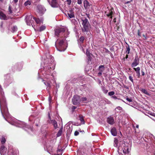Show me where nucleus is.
<instances>
[{
	"mask_svg": "<svg viewBox=\"0 0 155 155\" xmlns=\"http://www.w3.org/2000/svg\"><path fill=\"white\" fill-rule=\"evenodd\" d=\"M138 35L139 36H140V34L139 30H138Z\"/></svg>",
	"mask_w": 155,
	"mask_h": 155,
	"instance_id": "49",
	"label": "nucleus"
},
{
	"mask_svg": "<svg viewBox=\"0 0 155 155\" xmlns=\"http://www.w3.org/2000/svg\"><path fill=\"white\" fill-rule=\"evenodd\" d=\"M32 16L31 15H27L26 16L25 20L27 25L29 26L32 25L33 27V25L32 24V22L33 21L31 19L32 18Z\"/></svg>",
	"mask_w": 155,
	"mask_h": 155,
	"instance_id": "7",
	"label": "nucleus"
},
{
	"mask_svg": "<svg viewBox=\"0 0 155 155\" xmlns=\"http://www.w3.org/2000/svg\"><path fill=\"white\" fill-rule=\"evenodd\" d=\"M118 140L116 138H114V146L116 147H118Z\"/></svg>",
	"mask_w": 155,
	"mask_h": 155,
	"instance_id": "27",
	"label": "nucleus"
},
{
	"mask_svg": "<svg viewBox=\"0 0 155 155\" xmlns=\"http://www.w3.org/2000/svg\"><path fill=\"white\" fill-rule=\"evenodd\" d=\"M51 97H49L48 100L49 101V103H51Z\"/></svg>",
	"mask_w": 155,
	"mask_h": 155,
	"instance_id": "53",
	"label": "nucleus"
},
{
	"mask_svg": "<svg viewBox=\"0 0 155 155\" xmlns=\"http://www.w3.org/2000/svg\"><path fill=\"white\" fill-rule=\"evenodd\" d=\"M139 60L137 56H136L135 57V59L134 62H133L131 64V67L133 68L139 64Z\"/></svg>",
	"mask_w": 155,
	"mask_h": 155,
	"instance_id": "11",
	"label": "nucleus"
},
{
	"mask_svg": "<svg viewBox=\"0 0 155 155\" xmlns=\"http://www.w3.org/2000/svg\"><path fill=\"white\" fill-rule=\"evenodd\" d=\"M12 32H14L17 30L18 28L16 26H14L12 28Z\"/></svg>",
	"mask_w": 155,
	"mask_h": 155,
	"instance_id": "33",
	"label": "nucleus"
},
{
	"mask_svg": "<svg viewBox=\"0 0 155 155\" xmlns=\"http://www.w3.org/2000/svg\"><path fill=\"white\" fill-rule=\"evenodd\" d=\"M14 2L15 3H16V2H17L18 1V0H13Z\"/></svg>",
	"mask_w": 155,
	"mask_h": 155,
	"instance_id": "57",
	"label": "nucleus"
},
{
	"mask_svg": "<svg viewBox=\"0 0 155 155\" xmlns=\"http://www.w3.org/2000/svg\"><path fill=\"white\" fill-rule=\"evenodd\" d=\"M67 4L70 5H71V0H67Z\"/></svg>",
	"mask_w": 155,
	"mask_h": 155,
	"instance_id": "41",
	"label": "nucleus"
},
{
	"mask_svg": "<svg viewBox=\"0 0 155 155\" xmlns=\"http://www.w3.org/2000/svg\"><path fill=\"white\" fill-rule=\"evenodd\" d=\"M123 149V152L124 153H128L129 152V149L127 146H124Z\"/></svg>",
	"mask_w": 155,
	"mask_h": 155,
	"instance_id": "21",
	"label": "nucleus"
},
{
	"mask_svg": "<svg viewBox=\"0 0 155 155\" xmlns=\"http://www.w3.org/2000/svg\"><path fill=\"white\" fill-rule=\"evenodd\" d=\"M49 123L52 124L54 126V128L55 129H56L58 127V125L57 122L54 120H51Z\"/></svg>",
	"mask_w": 155,
	"mask_h": 155,
	"instance_id": "16",
	"label": "nucleus"
},
{
	"mask_svg": "<svg viewBox=\"0 0 155 155\" xmlns=\"http://www.w3.org/2000/svg\"><path fill=\"white\" fill-rule=\"evenodd\" d=\"M107 122L110 124L112 125L114 123V121L113 117H109L107 119Z\"/></svg>",
	"mask_w": 155,
	"mask_h": 155,
	"instance_id": "15",
	"label": "nucleus"
},
{
	"mask_svg": "<svg viewBox=\"0 0 155 155\" xmlns=\"http://www.w3.org/2000/svg\"><path fill=\"white\" fill-rule=\"evenodd\" d=\"M124 87L126 89H128V87L127 86L125 85H124Z\"/></svg>",
	"mask_w": 155,
	"mask_h": 155,
	"instance_id": "52",
	"label": "nucleus"
},
{
	"mask_svg": "<svg viewBox=\"0 0 155 155\" xmlns=\"http://www.w3.org/2000/svg\"><path fill=\"white\" fill-rule=\"evenodd\" d=\"M62 129H63L62 127H61L60 129V130H59V131L57 134V136L58 137H59L61 135V134L62 133Z\"/></svg>",
	"mask_w": 155,
	"mask_h": 155,
	"instance_id": "32",
	"label": "nucleus"
},
{
	"mask_svg": "<svg viewBox=\"0 0 155 155\" xmlns=\"http://www.w3.org/2000/svg\"><path fill=\"white\" fill-rule=\"evenodd\" d=\"M8 14L11 15H13V12L12 11V8L11 5H9L8 8Z\"/></svg>",
	"mask_w": 155,
	"mask_h": 155,
	"instance_id": "23",
	"label": "nucleus"
},
{
	"mask_svg": "<svg viewBox=\"0 0 155 155\" xmlns=\"http://www.w3.org/2000/svg\"><path fill=\"white\" fill-rule=\"evenodd\" d=\"M130 1H128L125 2V4H127L128 3H130Z\"/></svg>",
	"mask_w": 155,
	"mask_h": 155,
	"instance_id": "61",
	"label": "nucleus"
},
{
	"mask_svg": "<svg viewBox=\"0 0 155 155\" xmlns=\"http://www.w3.org/2000/svg\"><path fill=\"white\" fill-rule=\"evenodd\" d=\"M45 26L43 25L41 26L40 28L39 31H43L45 29Z\"/></svg>",
	"mask_w": 155,
	"mask_h": 155,
	"instance_id": "36",
	"label": "nucleus"
},
{
	"mask_svg": "<svg viewBox=\"0 0 155 155\" xmlns=\"http://www.w3.org/2000/svg\"><path fill=\"white\" fill-rule=\"evenodd\" d=\"M141 72H142V75L143 76H144V74H145L144 72L143 71H141Z\"/></svg>",
	"mask_w": 155,
	"mask_h": 155,
	"instance_id": "55",
	"label": "nucleus"
},
{
	"mask_svg": "<svg viewBox=\"0 0 155 155\" xmlns=\"http://www.w3.org/2000/svg\"><path fill=\"white\" fill-rule=\"evenodd\" d=\"M67 14L70 18H74V8H70L68 11Z\"/></svg>",
	"mask_w": 155,
	"mask_h": 155,
	"instance_id": "9",
	"label": "nucleus"
},
{
	"mask_svg": "<svg viewBox=\"0 0 155 155\" xmlns=\"http://www.w3.org/2000/svg\"><path fill=\"white\" fill-rule=\"evenodd\" d=\"M79 120L81 121V122L82 124H84L85 122L84 119L83 117L81 115H79Z\"/></svg>",
	"mask_w": 155,
	"mask_h": 155,
	"instance_id": "25",
	"label": "nucleus"
},
{
	"mask_svg": "<svg viewBox=\"0 0 155 155\" xmlns=\"http://www.w3.org/2000/svg\"><path fill=\"white\" fill-rule=\"evenodd\" d=\"M84 39V37L83 36H81V37H80V38L79 39V41L82 43L83 42Z\"/></svg>",
	"mask_w": 155,
	"mask_h": 155,
	"instance_id": "37",
	"label": "nucleus"
},
{
	"mask_svg": "<svg viewBox=\"0 0 155 155\" xmlns=\"http://www.w3.org/2000/svg\"><path fill=\"white\" fill-rule=\"evenodd\" d=\"M3 1V0H0V1L2 2Z\"/></svg>",
	"mask_w": 155,
	"mask_h": 155,
	"instance_id": "64",
	"label": "nucleus"
},
{
	"mask_svg": "<svg viewBox=\"0 0 155 155\" xmlns=\"http://www.w3.org/2000/svg\"><path fill=\"white\" fill-rule=\"evenodd\" d=\"M111 133L112 135L114 136H116L117 135V132L116 129L115 127L112 128L111 130Z\"/></svg>",
	"mask_w": 155,
	"mask_h": 155,
	"instance_id": "17",
	"label": "nucleus"
},
{
	"mask_svg": "<svg viewBox=\"0 0 155 155\" xmlns=\"http://www.w3.org/2000/svg\"><path fill=\"white\" fill-rule=\"evenodd\" d=\"M134 69L135 70L137 75L138 77H139L140 76V68L139 67H138L137 68H134Z\"/></svg>",
	"mask_w": 155,
	"mask_h": 155,
	"instance_id": "19",
	"label": "nucleus"
},
{
	"mask_svg": "<svg viewBox=\"0 0 155 155\" xmlns=\"http://www.w3.org/2000/svg\"><path fill=\"white\" fill-rule=\"evenodd\" d=\"M140 91L142 93L147 94L148 95H149V94L148 92L147 91L146 89L143 88H140Z\"/></svg>",
	"mask_w": 155,
	"mask_h": 155,
	"instance_id": "31",
	"label": "nucleus"
},
{
	"mask_svg": "<svg viewBox=\"0 0 155 155\" xmlns=\"http://www.w3.org/2000/svg\"><path fill=\"white\" fill-rule=\"evenodd\" d=\"M5 81L4 84L7 86L12 83L13 81L12 78L10 77L9 74L6 75L4 76Z\"/></svg>",
	"mask_w": 155,
	"mask_h": 155,
	"instance_id": "6",
	"label": "nucleus"
},
{
	"mask_svg": "<svg viewBox=\"0 0 155 155\" xmlns=\"http://www.w3.org/2000/svg\"><path fill=\"white\" fill-rule=\"evenodd\" d=\"M129 80L132 82V83H133L134 81H133V78L131 76H130L129 77Z\"/></svg>",
	"mask_w": 155,
	"mask_h": 155,
	"instance_id": "42",
	"label": "nucleus"
},
{
	"mask_svg": "<svg viewBox=\"0 0 155 155\" xmlns=\"http://www.w3.org/2000/svg\"><path fill=\"white\" fill-rule=\"evenodd\" d=\"M49 118L50 119H51V117H50V116H49Z\"/></svg>",
	"mask_w": 155,
	"mask_h": 155,
	"instance_id": "63",
	"label": "nucleus"
},
{
	"mask_svg": "<svg viewBox=\"0 0 155 155\" xmlns=\"http://www.w3.org/2000/svg\"><path fill=\"white\" fill-rule=\"evenodd\" d=\"M104 70V67L103 65H100L98 67V70L99 71L103 72Z\"/></svg>",
	"mask_w": 155,
	"mask_h": 155,
	"instance_id": "30",
	"label": "nucleus"
},
{
	"mask_svg": "<svg viewBox=\"0 0 155 155\" xmlns=\"http://www.w3.org/2000/svg\"><path fill=\"white\" fill-rule=\"evenodd\" d=\"M11 124L12 125H15L17 127H22L25 130H27V129L26 128H27L30 129L31 131L32 130V128L31 127L27 125L24 122L20 121H14L13 124Z\"/></svg>",
	"mask_w": 155,
	"mask_h": 155,
	"instance_id": "4",
	"label": "nucleus"
},
{
	"mask_svg": "<svg viewBox=\"0 0 155 155\" xmlns=\"http://www.w3.org/2000/svg\"><path fill=\"white\" fill-rule=\"evenodd\" d=\"M41 68L39 70V75H42L43 77L50 82L51 80L53 82V84L56 85V88L58 89L59 85L57 84L55 80L56 72L52 71L54 69L55 63L54 58L49 53L44 55L42 57L41 62Z\"/></svg>",
	"mask_w": 155,
	"mask_h": 155,
	"instance_id": "1",
	"label": "nucleus"
},
{
	"mask_svg": "<svg viewBox=\"0 0 155 155\" xmlns=\"http://www.w3.org/2000/svg\"><path fill=\"white\" fill-rule=\"evenodd\" d=\"M49 4L53 8H58L59 6V4L56 0H52L51 2H49Z\"/></svg>",
	"mask_w": 155,
	"mask_h": 155,
	"instance_id": "10",
	"label": "nucleus"
},
{
	"mask_svg": "<svg viewBox=\"0 0 155 155\" xmlns=\"http://www.w3.org/2000/svg\"><path fill=\"white\" fill-rule=\"evenodd\" d=\"M102 72H101V71H99V72L98 73V76H101V74H102Z\"/></svg>",
	"mask_w": 155,
	"mask_h": 155,
	"instance_id": "47",
	"label": "nucleus"
},
{
	"mask_svg": "<svg viewBox=\"0 0 155 155\" xmlns=\"http://www.w3.org/2000/svg\"><path fill=\"white\" fill-rule=\"evenodd\" d=\"M62 151V149H58L57 150L58 153H59L60 152H61Z\"/></svg>",
	"mask_w": 155,
	"mask_h": 155,
	"instance_id": "48",
	"label": "nucleus"
},
{
	"mask_svg": "<svg viewBox=\"0 0 155 155\" xmlns=\"http://www.w3.org/2000/svg\"><path fill=\"white\" fill-rule=\"evenodd\" d=\"M6 139L4 136H2V137L1 142L2 144H4L6 142Z\"/></svg>",
	"mask_w": 155,
	"mask_h": 155,
	"instance_id": "34",
	"label": "nucleus"
},
{
	"mask_svg": "<svg viewBox=\"0 0 155 155\" xmlns=\"http://www.w3.org/2000/svg\"><path fill=\"white\" fill-rule=\"evenodd\" d=\"M122 108L118 106L115 109V113H119L121 112Z\"/></svg>",
	"mask_w": 155,
	"mask_h": 155,
	"instance_id": "20",
	"label": "nucleus"
},
{
	"mask_svg": "<svg viewBox=\"0 0 155 155\" xmlns=\"http://www.w3.org/2000/svg\"><path fill=\"white\" fill-rule=\"evenodd\" d=\"M2 25H3V22H2L1 23V25H0L1 27H2Z\"/></svg>",
	"mask_w": 155,
	"mask_h": 155,
	"instance_id": "60",
	"label": "nucleus"
},
{
	"mask_svg": "<svg viewBox=\"0 0 155 155\" xmlns=\"http://www.w3.org/2000/svg\"><path fill=\"white\" fill-rule=\"evenodd\" d=\"M82 21V24L83 26V28H82V31L83 32H87L88 31V25L89 22L88 20L85 18H83L81 19Z\"/></svg>",
	"mask_w": 155,
	"mask_h": 155,
	"instance_id": "5",
	"label": "nucleus"
},
{
	"mask_svg": "<svg viewBox=\"0 0 155 155\" xmlns=\"http://www.w3.org/2000/svg\"><path fill=\"white\" fill-rule=\"evenodd\" d=\"M33 18L37 24H40L41 23H43V19H41L40 20L38 18H36L34 17H33Z\"/></svg>",
	"mask_w": 155,
	"mask_h": 155,
	"instance_id": "18",
	"label": "nucleus"
},
{
	"mask_svg": "<svg viewBox=\"0 0 155 155\" xmlns=\"http://www.w3.org/2000/svg\"><path fill=\"white\" fill-rule=\"evenodd\" d=\"M86 48H88L87 46L86 45H81L80 48L82 50V51L85 53V51L86 50Z\"/></svg>",
	"mask_w": 155,
	"mask_h": 155,
	"instance_id": "24",
	"label": "nucleus"
},
{
	"mask_svg": "<svg viewBox=\"0 0 155 155\" xmlns=\"http://www.w3.org/2000/svg\"><path fill=\"white\" fill-rule=\"evenodd\" d=\"M31 0H28L24 3V5L25 6H28L31 4Z\"/></svg>",
	"mask_w": 155,
	"mask_h": 155,
	"instance_id": "29",
	"label": "nucleus"
},
{
	"mask_svg": "<svg viewBox=\"0 0 155 155\" xmlns=\"http://www.w3.org/2000/svg\"><path fill=\"white\" fill-rule=\"evenodd\" d=\"M127 101L129 102H131L132 101V99L130 98H129L128 97H127L126 99Z\"/></svg>",
	"mask_w": 155,
	"mask_h": 155,
	"instance_id": "45",
	"label": "nucleus"
},
{
	"mask_svg": "<svg viewBox=\"0 0 155 155\" xmlns=\"http://www.w3.org/2000/svg\"><path fill=\"white\" fill-rule=\"evenodd\" d=\"M76 107H76L73 106L72 107V109L73 110H74V109H75L76 108Z\"/></svg>",
	"mask_w": 155,
	"mask_h": 155,
	"instance_id": "51",
	"label": "nucleus"
},
{
	"mask_svg": "<svg viewBox=\"0 0 155 155\" xmlns=\"http://www.w3.org/2000/svg\"><path fill=\"white\" fill-rule=\"evenodd\" d=\"M54 155H62V153H60L57 154H54Z\"/></svg>",
	"mask_w": 155,
	"mask_h": 155,
	"instance_id": "56",
	"label": "nucleus"
},
{
	"mask_svg": "<svg viewBox=\"0 0 155 155\" xmlns=\"http://www.w3.org/2000/svg\"><path fill=\"white\" fill-rule=\"evenodd\" d=\"M6 148L5 147L4 145H2L0 147V153L1 155H4L6 151Z\"/></svg>",
	"mask_w": 155,
	"mask_h": 155,
	"instance_id": "14",
	"label": "nucleus"
},
{
	"mask_svg": "<svg viewBox=\"0 0 155 155\" xmlns=\"http://www.w3.org/2000/svg\"><path fill=\"white\" fill-rule=\"evenodd\" d=\"M79 134V132H78L77 131H75L74 132V134L75 136H77Z\"/></svg>",
	"mask_w": 155,
	"mask_h": 155,
	"instance_id": "44",
	"label": "nucleus"
},
{
	"mask_svg": "<svg viewBox=\"0 0 155 155\" xmlns=\"http://www.w3.org/2000/svg\"><path fill=\"white\" fill-rule=\"evenodd\" d=\"M113 9H111L109 11V12L107 14V15L108 16H110V20H111L112 19V16L113 13Z\"/></svg>",
	"mask_w": 155,
	"mask_h": 155,
	"instance_id": "22",
	"label": "nucleus"
},
{
	"mask_svg": "<svg viewBox=\"0 0 155 155\" xmlns=\"http://www.w3.org/2000/svg\"><path fill=\"white\" fill-rule=\"evenodd\" d=\"M86 100H87L86 97H82L81 101H81H86Z\"/></svg>",
	"mask_w": 155,
	"mask_h": 155,
	"instance_id": "46",
	"label": "nucleus"
},
{
	"mask_svg": "<svg viewBox=\"0 0 155 155\" xmlns=\"http://www.w3.org/2000/svg\"><path fill=\"white\" fill-rule=\"evenodd\" d=\"M37 9V12L41 15L43 14L46 11V9L44 7L40 5H38Z\"/></svg>",
	"mask_w": 155,
	"mask_h": 155,
	"instance_id": "8",
	"label": "nucleus"
},
{
	"mask_svg": "<svg viewBox=\"0 0 155 155\" xmlns=\"http://www.w3.org/2000/svg\"><path fill=\"white\" fill-rule=\"evenodd\" d=\"M114 94V92L113 91L109 92L108 93V95L110 96H112Z\"/></svg>",
	"mask_w": 155,
	"mask_h": 155,
	"instance_id": "39",
	"label": "nucleus"
},
{
	"mask_svg": "<svg viewBox=\"0 0 155 155\" xmlns=\"http://www.w3.org/2000/svg\"><path fill=\"white\" fill-rule=\"evenodd\" d=\"M0 106L1 110L2 115L5 120H7V119L11 118L13 120V118L12 117L8 112L7 104L6 103V100L4 97H0Z\"/></svg>",
	"mask_w": 155,
	"mask_h": 155,
	"instance_id": "3",
	"label": "nucleus"
},
{
	"mask_svg": "<svg viewBox=\"0 0 155 155\" xmlns=\"http://www.w3.org/2000/svg\"><path fill=\"white\" fill-rule=\"evenodd\" d=\"M128 54H127L125 57V58L126 59H127L128 58Z\"/></svg>",
	"mask_w": 155,
	"mask_h": 155,
	"instance_id": "58",
	"label": "nucleus"
},
{
	"mask_svg": "<svg viewBox=\"0 0 155 155\" xmlns=\"http://www.w3.org/2000/svg\"><path fill=\"white\" fill-rule=\"evenodd\" d=\"M77 3L78 4H81L82 3L81 0H77Z\"/></svg>",
	"mask_w": 155,
	"mask_h": 155,
	"instance_id": "43",
	"label": "nucleus"
},
{
	"mask_svg": "<svg viewBox=\"0 0 155 155\" xmlns=\"http://www.w3.org/2000/svg\"><path fill=\"white\" fill-rule=\"evenodd\" d=\"M126 53L127 54H128L130 53V47L128 45L127 46H126Z\"/></svg>",
	"mask_w": 155,
	"mask_h": 155,
	"instance_id": "35",
	"label": "nucleus"
},
{
	"mask_svg": "<svg viewBox=\"0 0 155 155\" xmlns=\"http://www.w3.org/2000/svg\"><path fill=\"white\" fill-rule=\"evenodd\" d=\"M98 81H99V83L100 84L101 83V81L100 80H99Z\"/></svg>",
	"mask_w": 155,
	"mask_h": 155,
	"instance_id": "62",
	"label": "nucleus"
},
{
	"mask_svg": "<svg viewBox=\"0 0 155 155\" xmlns=\"http://www.w3.org/2000/svg\"><path fill=\"white\" fill-rule=\"evenodd\" d=\"M38 79L41 81L42 82H44V83L47 86V90H48L49 89V88L51 87L50 84L47 82H45V81L43 80L42 78H41L40 77H38Z\"/></svg>",
	"mask_w": 155,
	"mask_h": 155,
	"instance_id": "13",
	"label": "nucleus"
},
{
	"mask_svg": "<svg viewBox=\"0 0 155 155\" xmlns=\"http://www.w3.org/2000/svg\"><path fill=\"white\" fill-rule=\"evenodd\" d=\"M0 18L1 19L5 20L6 19V16L3 13L0 12Z\"/></svg>",
	"mask_w": 155,
	"mask_h": 155,
	"instance_id": "26",
	"label": "nucleus"
},
{
	"mask_svg": "<svg viewBox=\"0 0 155 155\" xmlns=\"http://www.w3.org/2000/svg\"><path fill=\"white\" fill-rule=\"evenodd\" d=\"M80 97H73L72 102L73 104L74 105H78L81 102Z\"/></svg>",
	"mask_w": 155,
	"mask_h": 155,
	"instance_id": "12",
	"label": "nucleus"
},
{
	"mask_svg": "<svg viewBox=\"0 0 155 155\" xmlns=\"http://www.w3.org/2000/svg\"><path fill=\"white\" fill-rule=\"evenodd\" d=\"M136 128H138V127H139V125H138L136 124Z\"/></svg>",
	"mask_w": 155,
	"mask_h": 155,
	"instance_id": "59",
	"label": "nucleus"
},
{
	"mask_svg": "<svg viewBox=\"0 0 155 155\" xmlns=\"http://www.w3.org/2000/svg\"><path fill=\"white\" fill-rule=\"evenodd\" d=\"M151 137L153 139V137L154 138H155L152 135V134H150Z\"/></svg>",
	"mask_w": 155,
	"mask_h": 155,
	"instance_id": "54",
	"label": "nucleus"
},
{
	"mask_svg": "<svg viewBox=\"0 0 155 155\" xmlns=\"http://www.w3.org/2000/svg\"><path fill=\"white\" fill-rule=\"evenodd\" d=\"M102 89L104 93L106 94L108 90H107L105 89V87H102Z\"/></svg>",
	"mask_w": 155,
	"mask_h": 155,
	"instance_id": "40",
	"label": "nucleus"
},
{
	"mask_svg": "<svg viewBox=\"0 0 155 155\" xmlns=\"http://www.w3.org/2000/svg\"><path fill=\"white\" fill-rule=\"evenodd\" d=\"M82 87H83L84 89H85V87H86V85L84 84L83 85H82Z\"/></svg>",
	"mask_w": 155,
	"mask_h": 155,
	"instance_id": "50",
	"label": "nucleus"
},
{
	"mask_svg": "<svg viewBox=\"0 0 155 155\" xmlns=\"http://www.w3.org/2000/svg\"><path fill=\"white\" fill-rule=\"evenodd\" d=\"M69 33L67 28H61L56 29L55 31V35L58 37H62L63 39L58 38L57 39L55 44L57 50L60 51H64L66 49L67 46L64 44V41L66 38L68 36Z\"/></svg>",
	"mask_w": 155,
	"mask_h": 155,
	"instance_id": "2",
	"label": "nucleus"
},
{
	"mask_svg": "<svg viewBox=\"0 0 155 155\" xmlns=\"http://www.w3.org/2000/svg\"><path fill=\"white\" fill-rule=\"evenodd\" d=\"M86 54L88 57V58H89V60H91V59L90 56V52L89 51L88 49V48H86Z\"/></svg>",
	"mask_w": 155,
	"mask_h": 155,
	"instance_id": "28",
	"label": "nucleus"
},
{
	"mask_svg": "<svg viewBox=\"0 0 155 155\" xmlns=\"http://www.w3.org/2000/svg\"><path fill=\"white\" fill-rule=\"evenodd\" d=\"M84 6L85 7L86 6V7H87L88 6L90 5L89 3L87 1H86L85 2H84Z\"/></svg>",
	"mask_w": 155,
	"mask_h": 155,
	"instance_id": "38",
	"label": "nucleus"
}]
</instances>
